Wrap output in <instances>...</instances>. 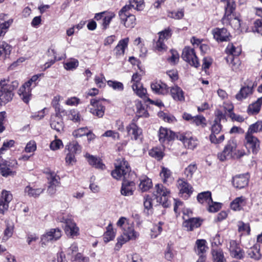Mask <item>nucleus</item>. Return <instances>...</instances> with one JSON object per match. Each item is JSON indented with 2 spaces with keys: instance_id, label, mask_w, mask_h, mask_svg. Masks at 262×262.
Returning a JSON list of instances; mask_svg holds the SVG:
<instances>
[{
  "instance_id": "obj_1",
  "label": "nucleus",
  "mask_w": 262,
  "mask_h": 262,
  "mask_svg": "<svg viewBox=\"0 0 262 262\" xmlns=\"http://www.w3.org/2000/svg\"><path fill=\"white\" fill-rule=\"evenodd\" d=\"M236 142L234 139L229 140L225 146L224 150L218 154V158L221 162L232 158H240L245 155L242 150H236Z\"/></svg>"
},
{
  "instance_id": "obj_2",
  "label": "nucleus",
  "mask_w": 262,
  "mask_h": 262,
  "mask_svg": "<svg viewBox=\"0 0 262 262\" xmlns=\"http://www.w3.org/2000/svg\"><path fill=\"white\" fill-rule=\"evenodd\" d=\"M18 86L16 81L9 83L8 80L0 81V106L5 104L12 99L13 94L12 91Z\"/></svg>"
},
{
  "instance_id": "obj_3",
  "label": "nucleus",
  "mask_w": 262,
  "mask_h": 262,
  "mask_svg": "<svg viewBox=\"0 0 262 262\" xmlns=\"http://www.w3.org/2000/svg\"><path fill=\"white\" fill-rule=\"evenodd\" d=\"M139 235V233L135 230L133 222L126 224L122 229V234L117 238L115 249L119 250L124 244L130 240H135Z\"/></svg>"
},
{
  "instance_id": "obj_4",
  "label": "nucleus",
  "mask_w": 262,
  "mask_h": 262,
  "mask_svg": "<svg viewBox=\"0 0 262 262\" xmlns=\"http://www.w3.org/2000/svg\"><path fill=\"white\" fill-rule=\"evenodd\" d=\"M154 195L157 202L161 204L164 207H167L169 205L168 200L170 195V191L162 184H158L155 186Z\"/></svg>"
},
{
  "instance_id": "obj_5",
  "label": "nucleus",
  "mask_w": 262,
  "mask_h": 262,
  "mask_svg": "<svg viewBox=\"0 0 262 262\" xmlns=\"http://www.w3.org/2000/svg\"><path fill=\"white\" fill-rule=\"evenodd\" d=\"M119 16L121 23L126 28H133L136 25V17L128 12V7L124 6L119 11Z\"/></svg>"
},
{
  "instance_id": "obj_6",
  "label": "nucleus",
  "mask_w": 262,
  "mask_h": 262,
  "mask_svg": "<svg viewBox=\"0 0 262 262\" xmlns=\"http://www.w3.org/2000/svg\"><path fill=\"white\" fill-rule=\"evenodd\" d=\"M115 16L116 15L114 12L106 11L96 13L94 18L97 21L102 19L101 23L102 29L103 30H105L109 27L111 21Z\"/></svg>"
},
{
  "instance_id": "obj_7",
  "label": "nucleus",
  "mask_w": 262,
  "mask_h": 262,
  "mask_svg": "<svg viewBox=\"0 0 262 262\" xmlns=\"http://www.w3.org/2000/svg\"><path fill=\"white\" fill-rule=\"evenodd\" d=\"M130 167L128 165H117L112 172V177L116 180H126L128 178Z\"/></svg>"
},
{
  "instance_id": "obj_8",
  "label": "nucleus",
  "mask_w": 262,
  "mask_h": 262,
  "mask_svg": "<svg viewBox=\"0 0 262 262\" xmlns=\"http://www.w3.org/2000/svg\"><path fill=\"white\" fill-rule=\"evenodd\" d=\"M90 112L93 115L101 118L103 116L105 111V107L102 104L101 100L96 99H92L90 101V104L88 106Z\"/></svg>"
},
{
  "instance_id": "obj_9",
  "label": "nucleus",
  "mask_w": 262,
  "mask_h": 262,
  "mask_svg": "<svg viewBox=\"0 0 262 262\" xmlns=\"http://www.w3.org/2000/svg\"><path fill=\"white\" fill-rule=\"evenodd\" d=\"M182 57L191 66L195 68L199 66V62L193 49L188 47H185L182 52Z\"/></svg>"
},
{
  "instance_id": "obj_10",
  "label": "nucleus",
  "mask_w": 262,
  "mask_h": 262,
  "mask_svg": "<svg viewBox=\"0 0 262 262\" xmlns=\"http://www.w3.org/2000/svg\"><path fill=\"white\" fill-rule=\"evenodd\" d=\"M60 222L65 224L64 231L67 235L73 237L78 235L79 228L72 219L63 216Z\"/></svg>"
},
{
  "instance_id": "obj_11",
  "label": "nucleus",
  "mask_w": 262,
  "mask_h": 262,
  "mask_svg": "<svg viewBox=\"0 0 262 262\" xmlns=\"http://www.w3.org/2000/svg\"><path fill=\"white\" fill-rule=\"evenodd\" d=\"M13 199V195L10 191L3 190L0 196V213L4 214L9 207V203Z\"/></svg>"
},
{
  "instance_id": "obj_12",
  "label": "nucleus",
  "mask_w": 262,
  "mask_h": 262,
  "mask_svg": "<svg viewBox=\"0 0 262 262\" xmlns=\"http://www.w3.org/2000/svg\"><path fill=\"white\" fill-rule=\"evenodd\" d=\"M78 248L76 243L72 244L67 249L66 252L68 256L70 257L72 261L75 262H88V258L83 257L80 253H78Z\"/></svg>"
},
{
  "instance_id": "obj_13",
  "label": "nucleus",
  "mask_w": 262,
  "mask_h": 262,
  "mask_svg": "<svg viewBox=\"0 0 262 262\" xmlns=\"http://www.w3.org/2000/svg\"><path fill=\"white\" fill-rule=\"evenodd\" d=\"M61 236V231L59 228L51 229L43 234L41 237L42 244L46 245L48 243L56 241Z\"/></svg>"
},
{
  "instance_id": "obj_14",
  "label": "nucleus",
  "mask_w": 262,
  "mask_h": 262,
  "mask_svg": "<svg viewBox=\"0 0 262 262\" xmlns=\"http://www.w3.org/2000/svg\"><path fill=\"white\" fill-rule=\"evenodd\" d=\"M159 39L156 42L155 48L158 52H163L167 50V47L164 43V41L170 37V30L169 29H165V30L159 32Z\"/></svg>"
},
{
  "instance_id": "obj_15",
  "label": "nucleus",
  "mask_w": 262,
  "mask_h": 262,
  "mask_svg": "<svg viewBox=\"0 0 262 262\" xmlns=\"http://www.w3.org/2000/svg\"><path fill=\"white\" fill-rule=\"evenodd\" d=\"M159 140L160 143H164L173 140L176 137V134L171 130L161 127L158 132Z\"/></svg>"
},
{
  "instance_id": "obj_16",
  "label": "nucleus",
  "mask_w": 262,
  "mask_h": 262,
  "mask_svg": "<svg viewBox=\"0 0 262 262\" xmlns=\"http://www.w3.org/2000/svg\"><path fill=\"white\" fill-rule=\"evenodd\" d=\"M229 250L230 255L232 257L239 259L244 257V251L241 248L235 241L231 240L230 241Z\"/></svg>"
},
{
  "instance_id": "obj_17",
  "label": "nucleus",
  "mask_w": 262,
  "mask_h": 262,
  "mask_svg": "<svg viewBox=\"0 0 262 262\" xmlns=\"http://www.w3.org/2000/svg\"><path fill=\"white\" fill-rule=\"evenodd\" d=\"M212 34L214 38L217 41H227L229 40L230 34L227 30L224 28H216L212 30Z\"/></svg>"
},
{
  "instance_id": "obj_18",
  "label": "nucleus",
  "mask_w": 262,
  "mask_h": 262,
  "mask_svg": "<svg viewBox=\"0 0 262 262\" xmlns=\"http://www.w3.org/2000/svg\"><path fill=\"white\" fill-rule=\"evenodd\" d=\"M245 139L246 146L247 148H251L253 153H256L259 148V141L252 135L246 134Z\"/></svg>"
},
{
  "instance_id": "obj_19",
  "label": "nucleus",
  "mask_w": 262,
  "mask_h": 262,
  "mask_svg": "<svg viewBox=\"0 0 262 262\" xmlns=\"http://www.w3.org/2000/svg\"><path fill=\"white\" fill-rule=\"evenodd\" d=\"M249 178V177L247 173L235 176L232 179V184L237 188H243L247 186Z\"/></svg>"
},
{
  "instance_id": "obj_20",
  "label": "nucleus",
  "mask_w": 262,
  "mask_h": 262,
  "mask_svg": "<svg viewBox=\"0 0 262 262\" xmlns=\"http://www.w3.org/2000/svg\"><path fill=\"white\" fill-rule=\"evenodd\" d=\"M126 130L131 139L135 140L138 139L142 133V129L134 122L126 126Z\"/></svg>"
},
{
  "instance_id": "obj_21",
  "label": "nucleus",
  "mask_w": 262,
  "mask_h": 262,
  "mask_svg": "<svg viewBox=\"0 0 262 262\" xmlns=\"http://www.w3.org/2000/svg\"><path fill=\"white\" fill-rule=\"evenodd\" d=\"M32 88V87L29 85V82H26L18 91L21 99L26 103H28L30 99Z\"/></svg>"
},
{
  "instance_id": "obj_22",
  "label": "nucleus",
  "mask_w": 262,
  "mask_h": 262,
  "mask_svg": "<svg viewBox=\"0 0 262 262\" xmlns=\"http://www.w3.org/2000/svg\"><path fill=\"white\" fill-rule=\"evenodd\" d=\"M56 113L51 117L50 125L52 128L57 132H60L63 128V122L62 118Z\"/></svg>"
},
{
  "instance_id": "obj_23",
  "label": "nucleus",
  "mask_w": 262,
  "mask_h": 262,
  "mask_svg": "<svg viewBox=\"0 0 262 262\" xmlns=\"http://www.w3.org/2000/svg\"><path fill=\"white\" fill-rule=\"evenodd\" d=\"M135 189V185L133 181H129L127 180H124L121 189V193L124 196H130L133 194V192Z\"/></svg>"
},
{
  "instance_id": "obj_24",
  "label": "nucleus",
  "mask_w": 262,
  "mask_h": 262,
  "mask_svg": "<svg viewBox=\"0 0 262 262\" xmlns=\"http://www.w3.org/2000/svg\"><path fill=\"white\" fill-rule=\"evenodd\" d=\"M253 87V84H252L242 86L238 93L235 95L236 99L238 101H242L243 99L247 98L252 94Z\"/></svg>"
},
{
  "instance_id": "obj_25",
  "label": "nucleus",
  "mask_w": 262,
  "mask_h": 262,
  "mask_svg": "<svg viewBox=\"0 0 262 262\" xmlns=\"http://www.w3.org/2000/svg\"><path fill=\"white\" fill-rule=\"evenodd\" d=\"M151 89L155 93L158 94L164 95L169 93V88L166 84L161 81L152 83Z\"/></svg>"
},
{
  "instance_id": "obj_26",
  "label": "nucleus",
  "mask_w": 262,
  "mask_h": 262,
  "mask_svg": "<svg viewBox=\"0 0 262 262\" xmlns=\"http://www.w3.org/2000/svg\"><path fill=\"white\" fill-rule=\"evenodd\" d=\"M177 187L180 194L186 193L189 196L192 192V186L183 179H179L177 181Z\"/></svg>"
},
{
  "instance_id": "obj_27",
  "label": "nucleus",
  "mask_w": 262,
  "mask_h": 262,
  "mask_svg": "<svg viewBox=\"0 0 262 262\" xmlns=\"http://www.w3.org/2000/svg\"><path fill=\"white\" fill-rule=\"evenodd\" d=\"M45 190L43 188H34L30 185H28L24 189L25 195L29 197L37 198L42 194Z\"/></svg>"
},
{
  "instance_id": "obj_28",
  "label": "nucleus",
  "mask_w": 262,
  "mask_h": 262,
  "mask_svg": "<svg viewBox=\"0 0 262 262\" xmlns=\"http://www.w3.org/2000/svg\"><path fill=\"white\" fill-rule=\"evenodd\" d=\"M185 221L183 223V227L187 231H192L194 228L199 227L201 224L199 220L196 218H189L186 219L183 217Z\"/></svg>"
},
{
  "instance_id": "obj_29",
  "label": "nucleus",
  "mask_w": 262,
  "mask_h": 262,
  "mask_svg": "<svg viewBox=\"0 0 262 262\" xmlns=\"http://www.w3.org/2000/svg\"><path fill=\"white\" fill-rule=\"evenodd\" d=\"M170 92L171 97L174 100L180 101H182L185 100L184 92L178 86L175 85L171 87Z\"/></svg>"
},
{
  "instance_id": "obj_30",
  "label": "nucleus",
  "mask_w": 262,
  "mask_h": 262,
  "mask_svg": "<svg viewBox=\"0 0 262 262\" xmlns=\"http://www.w3.org/2000/svg\"><path fill=\"white\" fill-rule=\"evenodd\" d=\"M181 140L183 141L184 145L188 148L193 149L198 144V141L196 138L193 137H188L185 135L180 137Z\"/></svg>"
},
{
  "instance_id": "obj_31",
  "label": "nucleus",
  "mask_w": 262,
  "mask_h": 262,
  "mask_svg": "<svg viewBox=\"0 0 262 262\" xmlns=\"http://www.w3.org/2000/svg\"><path fill=\"white\" fill-rule=\"evenodd\" d=\"M247 253L249 257L256 260L260 259L261 257L260 253V246L258 244H255L249 249Z\"/></svg>"
},
{
  "instance_id": "obj_32",
  "label": "nucleus",
  "mask_w": 262,
  "mask_h": 262,
  "mask_svg": "<svg viewBox=\"0 0 262 262\" xmlns=\"http://www.w3.org/2000/svg\"><path fill=\"white\" fill-rule=\"evenodd\" d=\"M129 42L128 37L120 40L115 48L117 56L123 55L124 54L125 49L127 48Z\"/></svg>"
},
{
  "instance_id": "obj_33",
  "label": "nucleus",
  "mask_w": 262,
  "mask_h": 262,
  "mask_svg": "<svg viewBox=\"0 0 262 262\" xmlns=\"http://www.w3.org/2000/svg\"><path fill=\"white\" fill-rule=\"evenodd\" d=\"M197 199L199 203L207 206L208 204H210L211 202H212L211 193L209 191L199 193Z\"/></svg>"
},
{
  "instance_id": "obj_34",
  "label": "nucleus",
  "mask_w": 262,
  "mask_h": 262,
  "mask_svg": "<svg viewBox=\"0 0 262 262\" xmlns=\"http://www.w3.org/2000/svg\"><path fill=\"white\" fill-rule=\"evenodd\" d=\"M11 51V47L5 41L0 42V59L7 58Z\"/></svg>"
},
{
  "instance_id": "obj_35",
  "label": "nucleus",
  "mask_w": 262,
  "mask_h": 262,
  "mask_svg": "<svg viewBox=\"0 0 262 262\" xmlns=\"http://www.w3.org/2000/svg\"><path fill=\"white\" fill-rule=\"evenodd\" d=\"M47 178L48 179V184L52 185H59L60 184V177L57 173L51 170H48L46 172Z\"/></svg>"
},
{
  "instance_id": "obj_36",
  "label": "nucleus",
  "mask_w": 262,
  "mask_h": 262,
  "mask_svg": "<svg viewBox=\"0 0 262 262\" xmlns=\"http://www.w3.org/2000/svg\"><path fill=\"white\" fill-rule=\"evenodd\" d=\"M262 104V97L258 98L256 101L250 104L247 109V113L249 115H254L257 114L260 109Z\"/></svg>"
},
{
  "instance_id": "obj_37",
  "label": "nucleus",
  "mask_w": 262,
  "mask_h": 262,
  "mask_svg": "<svg viewBox=\"0 0 262 262\" xmlns=\"http://www.w3.org/2000/svg\"><path fill=\"white\" fill-rule=\"evenodd\" d=\"M160 176L161 178L164 183L166 184L172 181V172L167 167L162 166L160 173Z\"/></svg>"
},
{
  "instance_id": "obj_38",
  "label": "nucleus",
  "mask_w": 262,
  "mask_h": 262,
  "mask_svg": "<svg viewBox=\"0 0 262 262\" xmlns=\"http://www.w3.org/2000/svg\"><path fill=\"white\" fill-rule=\"evenodd\" d=\"M211 253L213 262H226L221 249L213 248Z\"/></svg>"
},
{
  "instance_id": "obj_39",
  "label": "nucleus",
  "mask_w": 262,
  "mask_h": 262,
  "mask_svg": "<svg viewBox=\"0 0 262 262\" xmlns=\"http://www.w3.org/2000/svg\"><path fill=\"white\" fill-rule=\"evenodd\" d=\"M152 186L151 180L146 176H142L140 178L139 185V189L143 192L148 191Z\"/></svg>"
},
{
  "instance_id": "obj_40",
  "label": "nucleus",
  "mask_w": 262,
  "mask_h": 262,
  "mask_svg": "<svg viewBox=\"0 0 262 262\" xmlns=\"http://www.w3.org/2000/svg\"><path fill=\"white\" fill-rule=\"evenodd\" d=\"M222 1H226L225 13L223 17V20L225 21L226 17L229 19V16L231 15L235 9V4L233 0H222Z\"/></svg>"
},
{
  "instance_id": "obj_41",
  "label": "nucleus",
  "mask_w": 262,
  "mask_h": 262,
  "mask_svg": "<svg viewBox=\"0 0 262 262\" xmlns=\"http://www.w3.org/2000/svg\"><path fill=\"white\" fill-rule=\"evenodd\" d=\"M68 151L77 154L81 151V147L76 141H72L66 146Z\"/></svg>"
},
{
  "instance_id": "obj_42",
  "label": "nucleus",
  "mask_w": 262,
  "mask_h": 262,
  "mask_svg": "<svg viewBox=\"0 0 262 262\" xmlns=\"http://www.w3.org/2000/svg\"><path fill=\"white\" fill-rule=\"evenodd\" d=\"M246 199L241 196L235 199L231 203L230 206L232 209L236 211L239 210L242 207L245 205Z\"/></svg>"
},
{
  "instance_id": "obj_43",
  "label": "nucleus",
  "mask_w": 262,
  "mask_h": 262,
  "mask_svg": "<svg viewBox=\"0 0 262 262\" xmlns=\"http://www.w3.org/2000/svg\"><path fill=\"white\" fill-rule=\"evenodd\" d=\"M128 3L125 6L128 7V11L132 8L140 11L144 8L143 0H129Z\"/></svg>"
},
{
  "instance_id": "obj_44",
  "label": "nucleus",
  "mask_w": 262,
  "mask_h": 262,
  "mask_svg": "<svg viewBox=\"0 0 262 262\" xmlns=\"http://www.w3.org/2000/svg\"><path fill=\"white\" fill-rule=\"evenodd\" d=\"M132 89L136 94L142 98H146V90L143 88L142 84H132Z\"/></svg>"
},
{
  "instance_id": "obj_45",
  "label": "nucleus",
  "mask_w": 262,
  "mask_h": 262,
  "mask_svg": "<svg viewBox=\"0 0 262 262\" xmlns=\"http://www.w3.org/2000/svg\"><path fill=\"white\" fill-rule=\"evenodd\" d=\"M206 241L204 239H198L196 241V247L195 252L198 255L204 254L206 251Z\"/></svg>"
},
{
  "instance_id": "obj_46",
  "label": "nucleus",
  "mask_w": 262,
  "mask_h": 262,
  "mask_svg": "<svg viewBox=\"0 0 262 262\" xmlns=\"http://www.w3.org/2000/svg\"><path fill=\"white\" fill-rule=\"evenodd\" d=\"M226 53L232 56H238L241 53L239 48H236L232 43L229 44L226 49Z\"/></svg>"
},
{
  "instance_id": "obj_47",
  "label": "nucleus",
  "mask_w": 262,
  "mask_h": 262,
  "mask_svg": "<svg viewBox=\"0 0 262 262\" xmlns=\"http://www.w3.org/2000/svg\"><path fill=\"white\" fill-rule=\"evenodd\" d=\"M115 236V233L113 231L112 225L110 224L107 227L106 231L104 234V241L105 243H108L113 240Z\"/></svg>"
},
{
  "instance_id": "obj_48",
  "label": "nucleus",
  "mask_w": 262,
  "mask_h": 262,
  "mask_svg": "<svg viewBox=\"0 0 262 262\" xmlns=\"http://www.w3.org/2000/svg\"><path fill=\"white\" fill-rule=\"evenodd\" d=\"M0 172L2 175L5 177L14 175L15 173L10 165H0Z\"/></svg>"
},
{
  "instance_id": "obj_49",
  "label": "nucleus",
  "mask_w": 262,
  "mask_h": 262,
  "mask_svg": "<svg viewBox=\"0 0 262 262\" xmlns=\"http://www.w3.org/2000/svg\"><path fill=\"white\" fill-rule=\"evenodd\" d=\"M90 135H92V133L87 127L79 128L73 132V135L75 138H79L83 136H89Z\"/></svg>"
},
{
  "instance_id": "obj_50",
  "label": "nucleus",
  "mask_w": 262,
  "mask_h": 262,
  "mask_svg": "<svg viewBox=\"0 0 262 262\" xmlns=\"http://www.w3.org/2000/svg\"><path fill=\"white\" fill-rule=\"evenodd\" d=\"M261 130H262V122L257 121L250 125L246 134L252 135Z\"/></svg>"
},
{
  "instance_id": "obj_51",
  "label": "nucleus",
  "mask_w": 262,
  "mask_h": 262,
  "mask_svg": "<svg viewBox=\"0 0 262 262\" xmlns=\"http://www.w3.org/2000/svg\"><path fill=\"white\" fill-rule=\"evenodd\" d=\"M79 65V62L77 59H71L64 63V68L67 70H73L76 69Z\"/></svg>"
},
{
  "instance_id": "obj_52",
  "label": "nucleus",
  "mask_w": 262,
  "mask_h": 262,
  "mask_svg": "<svg viewBox=\"0 0 262 262\" xmlns=\"http://www.w3.org/2000/svg\"><path fill=\"white\" fill-rule=\"evenodd\" d=\"M222 20L224 24L229 23L234 29H238L241 27L240 20L236 17H234L233 19H231V15L229 16V19L226 17L225 20L224 21L223 18Z\"/></svg>"
},
{
  "instance_id": "obj_53",
  "label": "nucleus",
  "mask_w": 262,
  "mask_h": 262,
  "mask_svg": "<svg viewBox=\"0 0 262 262\" xmlns=\"http://www.w3.org/2000/svg\"><path fill=\"white\" fill-rule=\"evenodd\" d=\"M206 120L202 115L193 116V120L192 123H194L196 126H201L204 127L206 125Z\"/></svg>"
},
{
  "instance_id": "obj_54",
  "label": "nucleus",
  "mask_w": 262,
  "mask_h": 262,
  "mask_svg": "<svg viewBox=\"0 0 262 262\" xmlns=\"http://www.w3.org/2000/svg\"><path fill=\"white\" fill-rule=\"evenodd\" d=\"M69 118L74 122H79L81 120L79 112L75 109L71 110L69 113Z\"/></svg>"
},
{
  "instance_id": "obj_55",
  "label": "nucleus",
  "mask_w": 262,
  "mask_h": 262,
  "mask_svg": "<svg viewBox=\"0 0 262 262\" xmlns=\"http://www.w3.org/2000/svg\"><path fill=\"white\" fill-rule=\"evenodd\" d=\"M84 157L87 159L88 162L90 164H102L101 159L97 156H94L90 155L89 153H86Z\"/></svg>"
},
{
  "instance_id": "obj_56",
  "label": "nucleus",
  "mask_w": 262,
  "mask_h": 262,
  "mask_svg": "<svg viewBox=\"0 0 262 262\" xmlns=\"http://www.w3.org/2000/svg\"><path fill=\"white\" fill-rule=\"evenodd\" d=\"M149 154L151 157L157 159L158 160H161L163 157V152L158 148H154L151 149L149 152Z\"/></svg>"
},
{
  "instance_id": "obj_57",
  "label": "nucleus",
  "mask_w": 262,
  "mask_h": 262,
  "mask_svg": "<svg viewBox=\"0 0 262 262\" xmlns=\"http://www.w3.org/2000/svg\"><path fill=\"white\" fill-rule=\"evenodd\" d=\"M12 22V20H10L8 21L2 23L0 24V39L5 35L7 29L9 28Z\"/></svg>"
},
{
  "instance_id": "obj_58",
  "label": "nucleus",
  "mask_w": 262,
  "mask_h": 262,
  "mask_svg": "<svg viewBox=\"0 0 262 262\" xmlns=\"http://www.w3.org/2000/svg\"><path fill=\"white\" fill-rule=\"evenodd\" d=\"M162 223L160 222L158 225H155L151 229L150 236L151 238L157 237L162 232Z\"/></svg>"
},
{
  "instance_id": "obj_59",
  "label": "nucleus",
  "mask_w": 262,
  "mask_h": 262,
  "mask_svg": "<svg viewBox=\"0 0 262 262\" xmlns=\"http://www.w3.org/2000/svg\"><path fill=\"white\" fill-rule=\"evenodd\" d=\"M109 86L112 87L114 90L122 91L123 90L124 86L122 83L117 81L108 80L107 82Z\"/></svg>"
},
{
  "instance_id": "obj_60",
  "label": "nucleus",
  "mask_w": 262,
  "mask_h": 262,
  "mask_svg": "<svg viewBox=\"0 0 262 262\" xmlns=\"http://www.w3.org/2000/svg\"><path fill=\"white\" fill-rule=\"evenodd\" d=\"M137 107V114L139 117H148V113L147 111L142 106V104L138 103L136 105Z\"/></svg>"
},
{
  "instance_id": "obj_61",
  "label": "nucleus",
  "mask_w": 262,
  "mask_h": 262,
  "mask_svg": "<svg viewBox=\"0 0 262 262\" xmlns=\"http://www.w3.org/2000/svg\"><path fill=\"white\" fill-rule=\"evenodd\" d=\"M238 230L239 232H243V233H246L247 234H249L250 232L249 225L242 222H239L238 224Z\"/></svg>"
},
{
  "instance_id": "obj_62",
  "label": "nucleus",
  "mask_w": 262,
  "mask_h": 262,
  "mask_svg": "<svg viewBox=\"0 0 262 262\" xmlns=\"http://www.w3.org/2000/svg\"><path fill=\"white\" fill-rule=\"evenodd\" d=\"M208 210L210 212H215L218 211L221 208V204L217 202H211L208 204Z\"/></svg>"
},
{
  "instance_id": "obj_63",
  "label": "nucleus",
  "mask_w": 262,
  "mask_h": 262,
  "mask_svg": "<svg viewBox=\"0 0 262 262\" xmlns=\"http://www.w3.org/2000/svg\"><path fill=\"white\" fill-rule=\"evenodd\" d=\"M144 206L145 209H146L148 211L151 212L152 208V199L149 195H146L144 198Z\"/></svg>"
},
{
  "instance_id": "obj_64",
  "label": "nucleus",
  "mask_w": 262,
  "mask_h": 262,
  "mask_svg": "<svg viewBox=\"0 0 262 262\" xmlns=\"http://www.w3.org/2000/svg\"><path fill=\"white\" fill-rule=\"evenodd\" d=\"M195 165H189L185 169L184 173L188 178H191L193 173L196 170Z\"/></svg>"
}]
</instances>
